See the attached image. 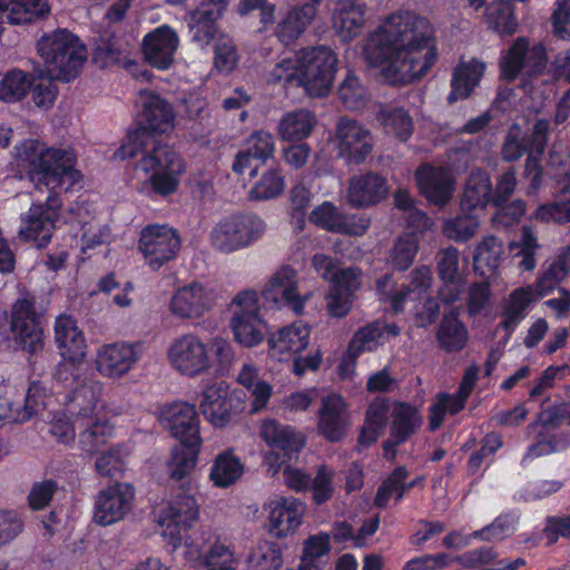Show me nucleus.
Instances as JSON below:
<instances>
[{
	"label": "nucleus",
	"mask_w": 570,
	"mask_h": 570,
	"mask_svg": "<svg viewBox=\"0 0 570 570\" xmlns=\"http://www.w3.org/2000/svg\"><path fill=\"white\" fill-rule=\"evenodd\" d=\"M16 157L37 186L55 190L67 185L68 190L81 178L75 168L76 154L70 148L47 147L39 140L28 139L16 147Z\"/></svg>",
	"instance_id": "obj_1"
},
{
	"label": "nucleus",
	"mask_w": 570,
	"mask_h": 570,
	"mask_svg": "<svg viewBox=\"0 0 570 570\" xmlns=\"http://www.w3.org/2000/svg\"><path fill=\"white\" fill-rule=\"evenodd\" d=\"M550 131L551 121L547 118L537 119L528 132H523L518 124H512L501 147V156L505 161H515L527 155L524 177L529 179L530 187L534 190L542 185V157Z\"/></svg>",
	"instance_id": "obj_2"
},
{
	"label": "nucleus",
	"mask_w": 570,
	"mask_h": 570,
	"mask_svg": "<svg viewBox=\"0 0 570 570\" xmlns=\"http://www.w3.org/2000/svg\"><path fill=\"white\" fill-rule=\"evenodd\" d=\"M412 29L405 33L399 62L383 69V77L390 85H407L422 79L438 60L434 38L428 33V20L422 18V23Z\"/></svg>",
	"instance_id": "obj_3"
},
{
	"label": "nucleus",
	"mask_w": 570,
	"mask_h": 570,
	"mask_svg": "<svg viewBox=\"0 0 570 570\" xmlns=\"http://www.w3.org/2000/svg\"><path fill=\"white\" fill-rule=\"evenodd\" d=\"M337 56L326 46L301 48L295 51V59L287 58V83L294 77L311 97H325L330 92L337 71Z\"/></svg>",
	"instance_id": "obj_4"
},
{
	"label": "nucleus",
	"mask_w": 570,
	"mask_h": 570,
	"mask_svg": "<svg viewBox=\"0 0 570 570\" xmlns=\"http://www.w3.org/2000/svg\"><path fill=\"white\" fill-rule=\"evenodd\" d=\"M422 17L411 11L391 13L385 23L370 35L364 47L367 63L381 67L382 70L399 62L401 50L405 43V33L412 32Z\"/></svg>",
	"instance_id": "obj_5"
},
{
	"label": "nucleus",
	"mask_w": 570,
	"mask_h": 570,
	"mask_svg": "<svg viewBox=\"0 0 570 570\" xmlns=\"http://www.w3.org/2000/svg\"><path fill=\"white\" fill-rule=\"evenodd\" d=\"M38 51L48 76L62 81L76 78L87 60L86 46L66 29L42 36Z\"/></svg>",
	"instance_id": "obj_6"
},
{
	"label": "nucleus",
	"mask_w": 570,
	"mask_h": 570,
	"mask_svg": "<svg viewBox=\"0 0 570 570\" xmlns=\"http://www.w3.org/2000/svg\"><path fill=\"white\" fill-rule=\"evenodd\" d=\"M139 153L142 157L139 161L141 169L147 173H183L181 157L168 145L161 144L155 135H149L145 129H136L128 136V144L122 145L116 156L121 159L136 157Z\"/></svg>",
	"instance_id": "obj_7"
},
{
	"label": "nucleus",
	"mask_w": 570,
	"mask_h": 570,
	"mask_svg": "<svg viewBox=\"0 0 570 570\" xmlns=\"http://www.w3.org/2000/svg\"><path fill=\"white\" fill-rule=\"evenodd\" d=\"M265 223L254 214L230 217L219 223L210 234L213 246L222 253H232L249 245L263 235Z\"/></svg>",
	"instance_id": "obj_8"
},
{
	"label": "nucleus",
	"mask_w": 570,
	"mask_h": 570,
	"mask_svg": "<svg viewBox=\"0 0 570 570\" xmlns=\"http://www.w3.org/2000/svg\"><path fill=\"white\" fill-rule=\"evenodd\" d=\"M170 365L180 374L195 377L206 373L212 366L208 345L195 334H184L168 347Z\"/></svg>",
	"instance_id": "obj_9"
},
{
	"label": "nucleus",
	"mask_w": 570,
	"mask_h": 570,
	"mask_svg": "<svg viewBox=\"0 0 570 570\" xmlns=\"http://www.w3.org/2000/svg\"><path fill=\"white\" fill-rule=\"evenodd\" d=\"M60 206L61 202L56 191L47 197L45 204H32L21 217L26 226L20 228L18 237L24 242H33L37 247H45L52 237Z\"/></svg>",
	"instance_id": "obj_10"
},
{
	"label": "nucleus",
	"mask_w": 570,
	"mask_h": 570,
	"mask_svg": "<svg viewBox=\"0 0 570 570\" xmlns=\"http://www.w3.org/2000/svg\"><path fill=\"white\" fill-rule=\"evenodd\" d=\"M139 249L146 263L158 271L174 259L180 249V237L177 230L166 225L147 226L141 230Z\"/></svg>",
	"instance_id": "obj_11"
},
{
	"label": "nucleus",
	"mask_w": 570,
	"mask_h": 570,
	"mask_svg": "<svg viewBox=\"0 0 570 570\" xmlns=\"http://www.w3.org/2000/svg\"><path fill=\"white\" fill-rule=\"evenodd\" d=\"M10 330L13 338L30 354L43 348V331L30 297L18 299L11 308Z\"/></svg>",
	"instance_id": "obj_12"
},
{
	"label": "nucleus",
	"mask_w": 570,
	"mask_h": 570,
	"mask_svg": "<svg viewBox=\"0 0 570 570\" xmlns=\"http://www.w3.org/2000/svg\"><path fill=\"white\" fill-rule=\"evenodd\" d=\"M338 156L348 165H360L373 150L371 131L358 121L342 117L336 127Z\"/></svg>",
	"instance_id": "obj_13"
},
{
	"label": "nucleus",
	"mask_w": 570,
	"mask_h": 570,
	"mask_svg": "<svg viewBox=\"0 0 570 570\" xmlns=\"http://www.w3.org/2000/svg\"><path fill=\"white\" fill-rule=\"evenodd\" d=\"M45 389L39 382H32L24 395L23 404L18 402L20 394L9 384H0V421L9 420L23 423L36 415L43 406Z\"/></svg>",
	"instance_id": "obj_14"
},
{
	"label": "nucleus",
	"mask_w": 570,
	"mask_h": 570,
	"mask_svg": "<svg viewBox=\"0 0 570 570\" xmlns=\"http://www.w3.org/2000/svg\"><path fill=\"white\" fill-rule=\"evenodd\" d=\"M135 499V489L129 483H120L101 490L96 498L94 521L99 525H110L125 518Z\"/></svg>",
	"instance_id": "obj_15"
},
{
	"label": "nucleus",
	"mask_w": 570,
	"mask_h": 570,
	"mask_svg": "<svg viewBox=\"0 0 570 570\" xmlns=\"http://www.w3.org/2000/svg\"><path fill=\"white\" fill-rule=\"evenodd\" d=\"M351 425L347 403L337 393H331L322 397L317 413V432L327 442H341Z\"/></svg>",
	"instance_id": "obj_16"
},
{
	"label": "nucleus",
	"mask_w": 570,
	"mask_h": 570,
	"mask_svg": "<svg viewBox=\"0 0 570 570\" xmlns=\"http://www.w3.org/2000/svg\"><path fill=\"white\" fill-rule=\"evenodd\" d=\"M390 193L387 179L379 173L368 170L351 177L347 187V200L354 208H370L383 202Z\"/></svg>",
	"instance_id": "obj_17"
},
{
	"label": "nucleus",
	"mask_w": 570,
	"mask_h": 570,
	"mask_svg": "<svg viewBox=\"0 0 570 570\" xmlns=\"http://www.w3.org/2000/svg\"><path fill=\"white\" fill-rule=\"evenodd\" d=\"M215 303L213 292L198 282L177 289L170 299V312L179 318L202 317Z\"/></svg>",
	"instance_id": "obj_18"
},
{
	"label": "nucleus",
	"mask_w": 570,
	"mask_h": 570,
	"mask_svg": "<svg viewBox=\"0 0 570 570\" xmlns=\"http://www.w3.org/2000/svg\"><path fill=\"white\" fill-rule=\"evenodd\" d=\"M415 179L429 203L443 206L452 198L454 180L445 168L424 164L416 170Z\"/></svg>",
	"instance_id": "obj_19"
},
{
	"label": "nucleus",
	"mask_w": 570,
	"mask_h": 570,
	"mask_svg": "<svg viewBox=\"0 0 570 570\" xmlns=\"http://www.w3.org/2000/svg\"><path fill=\"white\" fill-rule=\"evenodd\" d=\"M177 32L169 26L163 24L145 36L142 50L145 59L158 69H168L178 48Z\"/></svg>",
	"instance_id": "obj_20"
},
{
	"label": "nucleus",
	"mask_w": 570,
	"mask_h": 570,
	"mask_svg": "<svg viewBox=\"0 0 570 570\" xmlns=\"http://www.w3.org/2000/svg\"><path fill=\"white\" fill-rule=\"evenodd\" d=\"M259 436L267 448L263 452L266 475L275 478L285 464V425L275 419H266L261 423Z\"/></svg>",
	"instance_id": "obj_21"
},
{
	"label": "nucleus",
	"mask_w": 570,
	"mask_h": 570,
	"mask_svg": "<svg viewBox=\"0 0 570 570\" xmlns=\"http://www.w3.org/2000/svg\"><path fill=\"white\" fill-rule=\"evenodd\" d=\"M139 352L135 345L114 343L101 346L96 355L98 372L110 377H120L137 363Z\"/></svg>",
	"instance_id": "obj_22"
},
{
	"label": "nucleus",
	"mask_w": 570,
	"mask_h": 570,
	"mask_svg": "<svg viewBox=\"0 0 570 570\" xmlns=\"http://www.w3.org/2000/svg\"><path fill=\"white\" fill-rule=\"evenodd\" d=\"M171 434L184 445L200 446L198 416L194 405L175 403L166 412Z\"/></svg>",
	"instance_id": "obj_23"
},
{
	"label": "nucleus",
	"mask_w": 570,
	"mask_h": 570,
	"mask_svg": "<svg viewBox=\"0 0 570 570\" xmlns=\"http://www.w3.org/2000/svg\"><path fill=\"white\" fill-rule=\"evenodd\" d=\"M438 274L442 281L439 297L448 305L456 302L464 287V281L459 274V250L456 248L448 247L442 250L438 261Z\"/></svg>",
	"instance_id": "obj_24"
},
{
	"label": "nucleus",
	"mask_w": 570,
	"mask_h": 570,
	"mask_svg": "<svg viewBox=\"0 0 570 570\" xmlns=\"http://www.w3.org/2000/svg\"><path fill=\"white\" fill-rule=\"evenodd\" d=\"M485 71V63L472 58L469 61H460L453 69L450 92L446 100L450 105L468 99L475 88L480 85V81Z\"/></svg>",
	"instance_id": "obj_25"
},
{
	"label": "nucleus",
	"mask_w": 570,
	"mask_h": 570,
	"mask_svg": "<svg viewBox=\"0 0 570 570\" xmlns=\"http://www.w3.org/2000/svg\"><path fill=\"white\" fill-rule=\"evenodd\" d=\"M439 347L445 353H459L469 342L466 325L460 320L458 307L444 313L435 332Z\"/></svg>",
	"instance_id": "obj_26"
},
{
	"label": "nucleus",
	"mask_w": 570,
	"mask_h": 570,
	"mask_svg": "<svg viewBox=\"0 0 570 570\" xmlns=\"http://www.w3.org/2000/svg\"><path fill=\"white\" fill-rule=\"evenodd\" d=\"M55 340L65 358L75 362L85 355L86 340L83 333L71 316L61 314L56 318Z\"/></svg>",
	"instance_id": "obj_27"
},
{
	"label": "nucleus",
	"mask_w": 570,
	"mask_h": 570,
	"mask_svg": "<svg viewBox=\"0 0 570 570\" xmlns=\"http://www.w3.org/2000/svg\"><path fill=\"white\" fill-rule=\"evenodd\" d=\"M144 125L138 129H145L149 135L163 134L173 127L174 114L170 105L159 95L141 92Z\"/></svg>",
	"instance_id": "obj_28"
},
{
	"label": "nucleus",
	"mask_w": 570,
	"mask_h": 570,
	"mask_svg": "<svg viewBox=\"0 0 570 570\" xmlns=\"http://www.w3.org/2000/svg\"><path fill=\"white\" fill-rule=\"evenodd\" d=\"M492 205V181L489 174L482 169L472 170L466 179L460 200L463 213H473Z\"/></svg>",
	"instance_id": "obj_29"
},
{
	"label": "nucleus",
	"mask_w": 570,
	"mask_h": 570,
	"mask_svg": "<svg viewBox=\"0 0 570 570\" xmlns=\"http://www.w3.org/2000/svg\"><path fill=\"white\" fill-rule=\"evenodd\" d=\"M534 218L547 224L570 223V175H566L558 181L553 200L541 204L534 212Z\"/></svg>",
	"instance_id": "obj_30"
},
{
	"label": "nucleus",
	"mask_w": 570,
	"mask_h": 570,
	"mask_svg": "<svg viewBox=\"0 0 570 570\" xmlns=\"http://www.w3.org/2000/svg\"><path fill=\"white\" fill-rule=\"evenodd\" d=\"M227 395L228 387L224 382L209 385L203 392L200 411L217 428H223L230 421Z\"/></svg>",
	"instance_id": "obj_31"
},
{
	"label": "nucleus",
	"mask_w": 570,
	"mask_h": 570,
	"mask_svg": "<svg viewBox=\"0 0 570 570\" xmlns=\"http://www.w3.org/2000/svg\"><path fill=\"white\" fill-rule=\"evenodd\" d=\"M101 394V385L98 382H85L73 389L69 395L67 411L76 416V422L90 420Z\"/></svg>",
	"instance_id": "obj_32"
},
{
	"label": "nucleus",
	"mask_w": 570,
	"mask_h": 570,
	"mask_svg": "<svg viewBox=\"0 0 570 570\" xmlns=\"http://www.w3.org/2000/svg\"><path fill=\"white\" fill-rule=\"evenodd\" d=\"M488 27L501 37L513 36L518 31L519 21L514 6L509 0H493L484 11Z\"/></svg>",
	"instance_id": "obj_33"
},
{
	"label": "nucleus",
	"mask_w": 570,
	"mask_h": 570,
	"mask_svg": "<svg viewBox=\"0 0 570 570\" xmlns=\"http://www.w3.org/2000/svg\"><path fill=\"white\" fill-rule=\"evenodd\" d=\"M237 382L253 396L252 413H257L266 407L273 389L267 382L259 379L258 368L254 364L246 363L242 366Z\"/></svg>",
	"instance_id": "obj_34"
},
{
	"label": "nucleus",
	"mask_w": 570,
	"mask_h": 570,
	"mask_svg": "<svg viewBox=\"0 0 570 570\" xmlns=\"http://www.w3.org/2000/svg\"><path fill=\"white\" fill-rule=\"evenodd\" d=\"M421 420L416 409L407 402H397L392 412L390 428L391 436L395 439L394 445L406 442L420 428Z\"/></svg>",
	"instance_id": "obj_35"
},
{
	"label": "nucleus",
	"mask_w": 570,
	"mask_h": 570,
	"mask_svg": "<svg viewBox=\"0 0 570 570\" xmlns=\"http://www.w3.org/2000/svg\"><path fill=\"white\" fill-rule=\"evenodd\" d=\"M468 396L456 391L454 394L440 392L434 402L429 407V429L434 432L441 428L446 413L451 415L459 414L465 406Z\"/></svg>",
	"instance_id": "obj_36"
},
{
	"label": "nucleus",
	"mask_w": 570,
	"mask_h": 570,
	"mask_svg": "<svg viewBox=\"0 0 570 570\" xmlns=\"http://www.w3.org/2000/svg\"><path fill=\"white\" fill-rule=\"evenodd\" d=\"M382 336L383 331L379 322L368 323L353 334L345 352V356L352 362L353 367L364 352H372L376 348L377 342Z\"/></svg>",
	"instance_id": "obj_37"
},
{
	"label": "nucleus",
	"mask_w": 570,
	"mask_h": 570,
	"mask_svg": "<svg viewBox=\"0 0 570 570\" xmlns=\"http://www.w3.org/2000/svg\"><path fill=\"white\" fill-rule=\"evenodd\" d=\"M244 472L239 459L232 452L226 451L218 454L210 469L209 479L218 488H227L234 484Z\"/></svg>",
	"instance_id": "obj_38"
},
{
	"label": "nucleus",
	"mask_w": 570,
	"mask_h": 570,
	"mask_svg": "<svg viewBox=\"0 0 570 570\" xmlns=\"http://www.w3.org/2000/svg\"><path fill=\"white\" fill-rule=\"evenodd\" d=\"M200 446H190L180 444L175 448L168 462V471L171 480L183 482V487L188 482L190 473L197 464V456Z\"/></svg>",
	"instance_id": "obj_39"
},
{
	"label": "nucleus",
	"mask_w": 570,
	"mask_h": 570,
	"mask_svg": "<svg viewBox=\"0 0 570 570\" xmlns=\"http://www.w3.org/2000/svg\"><path fill=\"white\" fill-rule=\"evenodd\" d=\"M364 21V12L354 4L340 8L333 16L334 28L344 42L353 40L361 33Z\"/></svg>",
	"instance_id": "obj_40"
},
{
	"label": "nucleus",
	"mask_w": 570,
	"mask_h": 570,
	"mask_svg": "<svg viewBox=\"0 0 570 570\" xmlns=\"http://www.w3.org/2000/svg\"><path fill=\"white\" fill-rule=\"evenodd\" d=\"M80 423L85 429L79 434V444L89 454L96 453L112 436L114 428L106 420L90 419L86 424L82 421Z\"/></svg>",
	"instance_id": "obj_41"
},
{
	"label": "nucleus",
	"mask_w": 570,
	"mask_h": 570,
	"mask_svg": "<svg viewBox=\"0 0 570 570\" xmlns=\"http://www.w3.org/2000/svg\"><path fill=\"white\" fill-rule=\"evenodd\" d=\"M230 327L236 341L246 347L255 346L264 340L265 324L259 315L232 317Z\"/></svg>",
	"instance_id": "obj_42"
},
{
	"label": "nucleus",
	"mask_w": 570,
	"mask_h": 570,
	"mask_svg": "<svg viewBox=\"0 0 570 570\" xmlns=\"http://www.w3.org/2000/svg\"><path fill=\"white\" fill-rule=\"evenodd\" d=\"M48 12L46 0H8L6 18L11 24L29 23Z\"/></svg>",
	"instance_id": "obj_43"
},
{
	"label": "nucleus",
	"mask_w": 570,
	"mask_h": 570,
	"mask_svg": "<svg viewBox=\"0 0 570 570\" xmlns=\"http://www.w3.org/2000/svg\"><path fill=\"white\" fill-rule=\"evenodd\" d=\"M529 47L530 41L525 37H519L514 40L500 62V72L503 79L513 81L518 78L525 65Z\"/></svg>",
	"instance_id": "obj_44"
},
{
	"label": "nucleus",
	"mask_w": 570,
	"mask_h": 570,
	"mask_svg": "<svg viewBox=\"0 0 570 570\" xmlns=\"http://www.w3.org/2000/svg\"><path fill=\"white\" fill-rule=\"evenodd\" d=\"M199 509L195 498L181 492L169 503L167 518L169 522L185 529L190 528L197 520Z\"/></svg>",
	"instance_id": "obj_45"
},
{
	"label": "nucleus",
	"mask_w": 570,
	"mask_h": 570,
	"mask_svg": "<svg viewBox=\"0 0 570 570\" xmlns=\"http://www.w3.org/2000/svg\"><path fill=\"white\" fill-rule=\"evenodd\" d=\"M518 517L513 512L499 514L492 523L473 531L470 537L482 541H502L514 533Z\"/></svg>",
	"instance_id": "obj_46"
},
{
	"label": "nucleus",
	"mask_w": 570,
	"mask_h": 570,
	"mask_svg": "<svg viewBox=\"0 0 570 570\" xmlns=\"http://www.w3.org/2000/svg\"><path fill=\"white\" fill-rule=\"evenodd\" d=\"M31 76L12 69L0 80V99L4 102H14L21 100L31 88Z\"/></svg>",
	"instance_id": "obj_47"
},
{
	"label": "nucleus",
	"mask_w": 570,
	"mask_h": 570,
	"mask_svg": "<svg viewBox=\"0 0 570 570\" xmlns=\"http://www.w3.org/2000/svg\"><path fill=\"white\" fill-rule=\"evenodd\" d=\"M247 561L254 570H279L283 566L282 548L273 542H262L252 550Z\"/></svg>",
	"instance_id": "obj_48"
},
{
	"label": "nucleus",
	"mask_w": 570,
	"mask_h": 570,
	"mask_svg": "<svg viewBox=\"0 0 570 570\" xmlns=\"http://www.w3.org/2000/svg\"><path fill=\"white\" fill-rule=\"evenodd\" d=\"M382 125L387 134L394 135L399 140L406 141L413 134L414 124L409 111L402 107L382 111Z\"/></svg>",
	"instance_id": "obj_49"
},
{
	"label": "nucleus",
	"mask_w": 570,
	"mask_h": 570,
	"mask_svg": "<svg viewBox=\"0 0 570 570\" xmlns=\"http://www.w3.org/2000/svg\"><path fill=\"white\" fill-rule=\"evenodd\" d=\"M419 237L415 233H404L394 244L391 264L394 269L406 271L414 262L419 250Z\"/></svg>",
	"instance_id": "obj_50"
},
{
	"label": "nucleus",
	"mask_w": 570,
	"mask_h": 570,
	"mask_svg": "<svg viewBox=\"0 0 570 570\" xmlns=\"http://www.w3.org/2000/svg\"><path fill=\"white\" fill-rule=\"evenodd\" d=\"M128 452L121 446L110 448L96 460L95 468L104 478H121L126 470Z\"/></svg>",
	"instance_id": "obj_51"
},
{
	"label": "nucleus",
	"mask_w": 570,
	"mask_h": 570,
	"mask_svg": "<svg viewBox=\"0 0 570 570\" xmlns=\"http://www.w3.org/2000/svg\"><path fill=\"white\" fill-rule=\"evenodd\" d=\"M502 243L495 236H487L474 248V266L476 268L485 266L490 271H494L502 261Z\"/></svg>",
	"instance_id": "obj_52"
},
{
	"label": "nucleus",
	"mask_w": 570,
	"mask_h": 570,
	"mask_svg": "<svg viewBox=\"0 0 570 570\" xmlns=\"http://www.w3.org/2000/svg\"><path fill=\"white\" fill-rule=\"evenodd\" d=\"M316 125L314 112L308 109H297L287 112V142L302 141L307 138Z\"/></svg>",
	"instance_id": "obj_53"
},
{
	"label": "nucleus",
	"mask_w": 570,
	"mask_h": 570,
	"mask_svg": "<svg viewBox=\"0 0 570 570\" xmlns=\"http://www.w3.org/2000/svg\"><path fill=\"white\" fill-rule=\"evenodd\" d=\"M216 21L217 19L207 17L198 9L191 11L188 19L191 40L200 47L207 46L217 32Z\"/></svg>",
	"instance_id": "obj_54"
},
{
	"label": "nucleus",
	"mask_w": 570,
	"mask_h": 570,
	"mask_svg": "<svg viewBox=\"0 0 570 570\" xmlns=\"http://www.w3.org/2000/svg\"><path fill=\"white\" fill-rule=\"evenodd\" d=\"M503 446L502 436L497 432L487 433L480 441V448L471 453L466 470L469 475L479 473L482 463L490 456H493Z\"/></svg>",
	"instance_id": "obj_55"
},
{
	"label": "nucleus",
	"mask_w": 570,
	"mask_h": 570,
	"mask_svg": "<svg viewBox=\"0 0 570 570\" xmlns=\"http://www.w3.org/2000/svg\"><path fill=\"white\" fill-rule=\"evenodd\" d=\"M337 95L347 109H360L366 101V89L352 71H348L341 82Z\"/></svg>",
	"instance_id": "obj_56"
},
{
	"label": "nucleus",
	"mask_w": 570,
	"mask_h": 570,
	"mask_svg": "<svg viewBox=\"0 0 570 570\" xmlns=\"http://www.w3.org/2000/svg\"><path fill=\"white\" fill-rule=\"evenodd\" d=\"M478 227V217L473 213H465L448 219L443 225V233L455 242H466L475 234Z\"/></svg>",
	"instance_id": "obj_57"
},
{
	"label": "nucleus",
	"mask_w": 570,
	"mask_h": 570,
	"mask_svg": "<svg viewBox=\"0 0 570 570\" xmlns=\"http://www.w3.org/2000/svg\"><path fill=\"white\" fill-rule=\"evenodd\" d=\"M254 11L259 12L258 32L267 31L275 23L276 4L268 0H239L236 6V12L240 17H246Z\"/></svg>",
	"instance_id": "obj_58"
},
{
	"label": "nucleus",
	"mask_w": 570,
	"mask_h": 570,
	"mask_svg": "<svg viewBox=\"0 0 570 570\" xmlns=\"http://www.w3.org/2000/svg\"><path fill=\"white\" fill-rule=\"evenodd\" d=\"M262 296L268 309L281 311L285 302V267H279L266 282Z\"/></svg>",
	"instance_id": "obj_59"
},
{
	"label": "nucleus",
	"mask_w": 570,
	"mask_h": 570,
	"mask_svg": "<svg viewBox=\"0 0 570 570\" xmlns=\"http://www.w3.org/2000/svg\"><path fill=\"white\" fill-rule=\"evenodd\" d=\"M283 177L277 170H269L248 191L250 200H265L281 195L283 190Z\"/></svg>",
	"instance_id": "obj_60"
},
{
	"label": "nucleus",
	"mask_w": 570,
	"mask_h": 570,
	"mask_svg": "<svg viewBox=\"0 0 570 570\" xmlns=\"http://www.w3.org/2000/svg\"><path fill=\"white\" fill-rule=\"evenodd\" d=\"M333 472L323 464L318 466L315 476L312 478L308 491H312V500L316 505H322L333 498Z\"/></svg>",
	"instance_id": "obj_61"
},
{
	"label": "nucleus",
	"mask_w": 570,
	"mask_h": 570,
	"mask_svg": "<svg viewBox=\"0 0 570 570\" xmlns=\"http://www.w3.org/2000/svg\"><path fill=\"white\" fill-rule=\"evenodd\" d=\"M542 535L547 547L554 546L560 539L570 541V513L547 515Z\"/></svg>",
	"instance_id": "obj_62"
},
{
	"label": "nucleus",
	"mask_w": 570,
	"mask_h": 570,
	"mask_svg": "<svg viewBox=\"0 0 570 570\" xmlns=\"http://www.w3.org/2000/svg\"><path fill=\"white\" fill-rule=\"evenodd\" d=\"M317 9L311 6H297L287 11V40L297 39L313 22Z\"/></svg>",
	"instance_id": "obj_63"
},
{
	"label": "nucleus",
	"mask_w": 570,
	"mask_h": 570,
	"mask_svg": "<svg viewBox=\"0 0 570 570\" xmlns=\"http://www.w3.org/2000/svg\"><path fill=\"white\" fill-rule=\"evenodd\" d=\"M568 376H570V365L567 363L561 365H549L534 381L533 386L529 391L530 399L541 396L547 390H550L556 385V381L564 380Z\"/></svg>",
	"instance_id": "obj_64"
}]
</instances>
